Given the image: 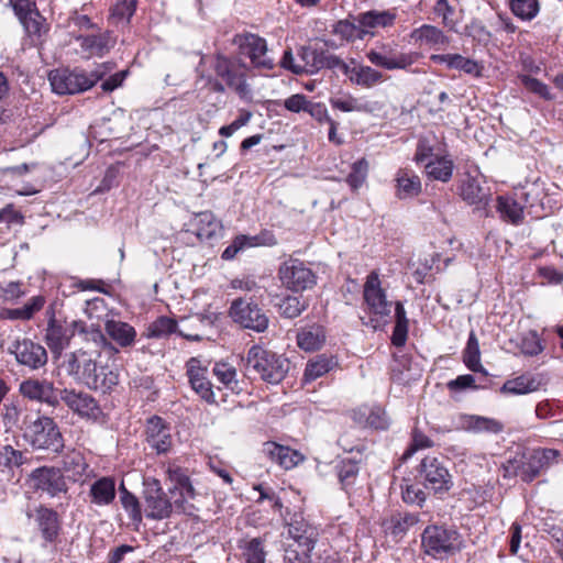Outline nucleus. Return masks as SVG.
Segmentation results:
<instances>
[{"label":"nucleus","instance_id":"nucleus-1","mask_svg":"<svg viewBox=\"0 0 563 563\" xmlns=\"http://www.w3.org/2000/svg\"><path fill=\"white\" fill-rule=\"evenodd\" d=\"M562 454L556 449L537 448L529 452L517 453L501 464L503 477L520 478L530 484L544 474L550 467L558 465Z\"/></svg>","mask_w":563,"mask_h":563},{"label":"nucleus","instance_id":"nucleus-2","mask_svg":"<svg viewBox=\"0 0 563 563\" xmlns=\"http://www.w3.org/2000/svg\"><path fill=\"white\" fill-rule=\"evenodd\" d=\"M68 374L89 389L111 393L119 384V374L109 366H99L91 353L77 350L69 356Z\"/></svg>","mask_w":563,"mask_h":563},{"label":"nucleus","instance_id":"nucleus-3","mask_svg":"<svg viewBox=\"0 0 563 563\" xmlns=\"http://www.w3.org/2000/svg\"><path fill=\"white\" fill-rule=\"evenodd\" d=\"M142 497L144 516L151 520L168 519L173 514L197 517L199 511L194 504H186L183 499L165 492L159 479L154 477L144 481Z\"/></svg>","mask_w":563,"mask_h":563},{"label":"nucleus","instance_id":"nucleus-4","mask_svg":"<svg viewBox=\"0 0 563 563\" xmlns=\"http://www.w3.org/2000/svg\"><path fill=\"white\" fill-rule=\"evenodd\" d=\"M211 68L216 75V78L208 79L211 91L223 93L228 88L240 98H246L250 95L246 82L249 68L239 58L216 54L211 62Z\"/></svg>","mask_w":563,"mask_h":563},{"label":"nucleus","instance_id":"nucleus-5","mask_svg":"<svg viewBox=\"0 0 563 563\" xmlns=\"http://www.w3.org/2000/svg\"><path fill=\"white\" fill-rule=\"evenodd\" d=\"M463 548V536L454 526L431 523L421 533L422 552L434 560H446Z\"/></svg>","mask_w":563,"mask_h":563},{"label":"nucleus","instance_id":"nucleus-6","mask_svg":"<svg viewBox=\"0 0 563 563\" xmlns=\"http://www.w3.org/2000/svg\"><path fill=\"white\" fill-rule=\"evenodd\" d=\"M47 327L45 330V342L54 354H60L68 347L70 340L76 333L89 334L87 324L82 320H74L70 323L65 319H58L55 316L54 306L51 305L46 309ZM90 335L95 341H104L106 338L100 329H92Z\"/></svg>","mask_w":563,"mask_h":563},{"label":"nucleus","instance_id":"nucleus-7","mask_svg":"<svg viewBox=\"0 0 563 563\" xmlns=\"http://www.w3.org/2000/svg\"><path fill=\"white\" fill-rule=\"evenodd\" d=\"M365 311L369 316L367 325L374 330L387 324L393 302L387 299L386 289L382 286L378 271H372L363 285Z\"/></svg>","mask_w":563,"mask_h":563},{"label":"nucleus","instance_id":"nucleus-8","mask_svg":"<svg viewBox=\"0 0 563 563\" xmlns=\"http://www.w3.org/2000/svg\"><path fill=\"white\" fill-rule=\"evenodd\" d=\"M246 365L268 384H279L289 369V362L283 355L262 346L253 345L246 354Z\"/></svg>","mask_w":563,"mask_h":563},{"label":"nucleus","instance_id":"nucleus-9","mask_svg":"<svg viewBox=\"0 0 563 563\" xmlns=\"http://www.w3.org/2000/svg\"><path fill=\"white\" fill-rule=\"evenodd\" d=\"M103 76V73H87L81 68L62 67L48 73L52 90L60 96L76 95L91 89Z\"/></svg>","mask_w":563,"mask_h":563},{"label":"nucleus","instance_id":"nucleus-10","mask_svg":"<svg viewBox=\"0 0 563 563\" xmlns=\"http://www.w3.org/2000/svg\"><path fill=\"white\" fill-rule=\"evenodd\" d=\"M417 479L434 495L448 494L453 485V476L440 456L426 455L417 466Z\"/></svg>","mask_w":563,"mask_h":563},{"label":"nucleus","instance_id":"nucleus-11","mask_svg":"<svg viewBox=\"0 0 563 563\" xmlns=\"http://www.w3.org/2000/svg\"><path fill=\"white\" fill-rule=\"evenodd\" d=\"M29 442L34 450L59 455L65 449L64 435L56 421L48 416L37 417L29 426Z\"/></svg>","mask_w":563,"mask_h":563},{"label":"nucleus","instance_id":"nucleus-12","mask_svg":"<svg viewBox=\"0 0 563 563\" xmlns=\"http://www.w3.org/2000/svg\"><path fill=\"white\" fill-rule=\"evenodd\" d=\"M25 516L33 521L43 547H55L62 542L63 518L56 509L38 504L34 508H27Z\"/></svg>","mask_w":563,"mask_h":563},{"label":"nucleus","instance_id":"nucleus-13","mask_svg":"<svg viewBox=\"0 0 563 563\" xmlns=\"http://www.w3.org/2000/svg\"><path fill=\"white\" fill-rule=\"evenodd\" d=\"M59 399L75 416L86 421L102 423L107 420L99 401L84 390L63 388L59 390Z\"/></svg>","mask_w":563,"mask_h":563},{"label":"nucleus","instance_id":"nucleus-14","mask_svg":"<svg viewBox=\"0 0 563 563\" xmlns=\"http://www.w3.org/2000/svg\"><path fill=\"white\" fill-rule=\"evenodd\" d=\"M303 75H316L323 69H339L344 75L350 73V66L339 56L329 53L322 47L303 45L298 48Z\"/></svg>","mask_w":563,"mask_h":563},{"label":"nucleus","instance_id":"nucleus-15","mask_svg":"<svg viewBox=\"0 0 563 563\" xmlns=\"http://www.w3.org/2000/svg\"><path fill=\"white\" fill-rule=\"evenodd\" d=\"M233 44L238 46L241 55L250 59L251 65L255 69L260 71H271L275 68L276 64L274 59L267 54V42L258 34L251 32L235 34Z\"/></svg>","mask_w":563,"mask_h":563},{"label":"nucleus","instance_id":"nucleus-16","mask_svg":"<svg viewBox=\"0 0 563 563\" xmlns=\"http://www.w3.org/2000/svg\"><path fill=\"white\" fill-rule=\"evenodd\" d=\"M229 317L243 329L263 333L268 329L269 318L256 302L236 298L231 302Z\"/></svg>","mask_w":563,"mask_h":563},{"label":"nucleus","instance_id":"nucleus-17","mask_svg":"<svg viewBox=\"0 0 563 563\" xmlns=\"http://www.w3.org/2000/svg\"><path fill=\"white\" fill-rule=\"evenodd\" d=\"M166 478L172 483L168 493L183 499L186 504H194L192 500L198 493L191 479L192 471L185 465L180 457L169 460L164 464Z\"/></svg>","mask_w":563,"mask_h":563},{"label":"nucleus","instance_id":"nucleus-18","mask_svg":"<svg viewBox=\"0 0 563 563\" xmlns=\"http://www.w3.org/2000/svg\"><path fill=\"white\" fill-rule=\"evenodd\" d=\"M278 277L287 289L295 292L311 289L317 284L313 271L303 261L294 257L280 264Z\"/></svg>","mask_w":563,"mask_h":563},{"label":"nucleus","instance_id":"nucleus-19","mask_svg":"<svg viewBox=\"0 0 563 563\" xmlns=\"http://www.w3.org/2000/svg\"><path fill=\"white\" fill-rule=\"evenodd\" d=\"M421 57L418 52H400L388 44H382L380 49H369L366 58L376 67L387 70L401 69L419 74L420 70H410L411 66Z\"/></svg>","mask_w":563,"mask_h":563},{"label":"nucleus","instance_id":"nucleus-20","mask_svg":"<svg viewBox=\"0 0 563 563\" xmlns=\"http://www.w3.org/2000/svg\"><path fill=\"white\" fill-rule=\"evenodd\" d=\"M33 489L49 496L51 498L65 496L69 492L68 481L63 474V470L57 466H40L30 474Z\"/></svg>","mask_w":563,"mask_h":563},{"label":"nucleus","instance_id":"nucleus-21","mask_svg":"<svg viewBox=\"0 0 563 563\" xmlns=\"http://www.w3.org/2000/svg\"><path fill=\"white\" fill-rule=\"evenodd\" d=\"M9 353L14 355L20 366L31 371H37L47 364L48 355L46 349L38 342L29 338L16 339L9 346Z\"/></svg>","mask_w":563,"mask_h":563},{"label":"nucleus","instance_id":"nucleus-22","mask_svg":"<svg viewBox=\"0 0 563 563\" xmlns=\"http://www.w3.org/2000/svg\"><path fill=\"white\" fill-rule=\"evenodd\" d=\"M191 389L209 405H219L216 386L209 379V371L198 357H190L185 365Z\"/></svg>","mask_w":563,"mask_h":563},{"label":"nucleus","instance_id":"nucleus-23","mask_svg":"<svg viewBox=\"0 0 563 563\" xmlns=\"http://www.w3.org/2000/svg\"><path fill=\"white\" fill-rule=\"evenodd\" d=\"M283 517L288 528V534L297 545L316 547L320 537L319 526L311 523L302 511L290 512L289 509H286Z\"/></svg>","mask_w":563,"mask_h":563},{"label":"nucleus","instance_id":"nucleus-24","mask_svg":"<svg viewBox=\"0 0 563 563\" xmlns=\"http://www.w3.org/2000/svg\"><path fill=\"white\" fill-rule=\"evenodd\" d=\"M145 442L157 454H168L174 445L172 427L161 416L147 418L145 423Z\"/></svg>","mask_w":563,"mask_h":563},{"label":"nucleus","instance_id":"nucleus-25","mask_svg":"<svg viewBox=\"0 0 563 563\" xmlns=\"http://www.w3.org/2000/svg\"><path fill=\"white\" fill-rule=\"evenodd\" d=\"M529 192L520 191L514 195H500L496 198V210L503 221L520 225L525 220V208L529 203Z\"/></svg>","mask_w":563,"mask_h":563},{"label":"nucleus","instance_id":"nucleus-26","mask_svg":"<svg viewBox=\"0 0 563 563\" xmlns=\"http://www.w3.org/2000/svg\"><path fill=\"white\" fill-rule=\"evenodd\" d=\"M429 58L431 63L444 65L448 70H457L461 75L472 78H481L483 76V63L460 53L431 54Z\"/></svg>","mask_w":563,"mask_h":563},{"label":"nucleus","instance_id":"nucleus-27","mask_svg":"<svg viewBox=\"0 0 563 563\" xmlns=\"http://www.w3.org/2000/svg\"><path fill=\"white\" fill-rule=\"evenodd\" d=\"M20 394L33 401L45 402L52 407L59 404V395L55 393L54 383L47 379L27 378L20 384Z\"/></svg>","mask_w":563,"mask_h":563},{"label":"nucleus","instance_id":"nucleus-28","mask_svg":"<svg viewBox=\"0 0 563 563\" xmlns=\"http://www.w3.org/2000/svg\"><path fill=\"white\" fill-rule=\"evenodd\" d=\"M459 195L463 201L476 209L485 208L490 199V189L483 186L479 178L466 173L459 184Z\"/></svg>","mask_w":563,"mask_h":563},{"label":"nucleus","instance_id":"nucleus-29","mask_svg":"<svg viewBox=\"0 0 563 563\" xmlns=\"http://www.w3.org/2000/svg\"><path fill=\"white\" fill-rule=\"evenodd\" d=\"M80 49L87 57H103L117 44V36L113 31L106 30L97 34L79 35L76 37Z\"/></svg>","mask_w":563,"mask_h":563},{"label":"nucleus","instance_id":"nucleus-30","mask_svg":"<svg viewBox=\"0 0 563 563\" xmlns=\"http://www.w3.org/2000/svg\"><path fill=\"white\" fill-rule=\"evenodd\" d=\"M397 19L396 9H388L384 11L369 10L361 12L355 16V21L361 24L364 31L365 38L367 36L374 37L376 35L375 29L391 27Z\"/></svg>","mask_w":563,"mask_h":563},{"label":"nucleus","instance_id":"nucleus-31","mask_svg":"<svg viewBox=\"0 0 563 563\" xmlns=\"http://www.w3.org/2000/svg\"><path fill=\"white\" fill-rule=\"evenodd\" d=\"M212 373L220 384L216 386L217 393L221 394L219 402L227 401L228 393H222L223 390L236 395L242 391V387L236 378V368L232 364L227 362H216L212 367Z\"/></svg>","mask_w":563,"mask_h":563},{"label":"nucleus","instance_id":"nucleus-32","mask_svg":"<svg viewBox=\"0 0 563 563\" xmlns=\"http://www.w3.org/2000/svg\"><path fill=\"white\" fill-rule=\"evenodd\" d=\"M263 453L272 462L285 470H291L305 460V456L299 451L274 441L264 443Z\"/></svg>","mask_w":563,"mask_h":563},{"label":"nucleus","instance_id":"nucleus-33","mask_svg":"<svg viewBox=\"0 0 563 563\" xmlns=\"http://www.w3.org/2000/svg\"><path fill=\"white\" fill-rule=\"evenodd\" d=\"M60 470L66 479L71 483L82 482V478L89 468L84 453L75 448L67 450L60 459Z\"/></svg>","mask_w":563,"mask_h":563},{"label":"nucleus","instance_id":"nucleus-34","mask_svg":"<svg viewBox=\"0 0 563 563\" xmlns=\"http://www.w3.org/2000/svg\"><path fill=\"white\" fill-rule=\"evenodd\" d=\"M30 44L34 47H42L46 42V36L51 30V25L40 10L25 16V20H19Z\"/></svg>","mask_w":563,"mask_h":563},{"label":"nucleus","instance_id":"nucleus-35","mask_svg":"<svg viewBox=\"0 0 563 563\" xmlns=\"http://www.w3.org/2000/svg\"><path fill=\"white\" fill-rule=\"evenodd\" d=\"M117 497V481L113 476H101L90 484L88 498L91 505L104 507Z\"/></svg>","mask_w":563,"mask_h":563},{"label":"nucleus","instance_id":"nucleus-36","mask_svg":"<svg viewBox=\"0 0 563 563\" xmlns=\"http://www.w3.org/2000/svg\"><path fill=\"white\" fill-rule=\"evenodd\" d=\"M395 195L398 199L405 200L417 197L422 191L420 177L415 170L402 167L395 175Z\"/></svg>","mask_w":563,"mask_h":563},{"label":"nucleus","instance_id":"nucleus-37","mask_svg":"<svg viewBox=\"0 0 563 563\" xmlns=\"http://www.w3.org/2000/svg\"><path fill=\"white\" fill-rule=\"evenodd\" d=\"M26 463H29V457L25 452L14 449L11 444L0 446V474L7 481L13 479L16 470Z\"/></svg>","mask_w":563,"mask_h":563},{"label":"nucleus","instance_id":"nucleus-38","mask_svg":"<svg viewBox=\"0 0 563 563\" xmlns=\"http://www.w3.org/2000/svg\"><path fill=\"white\" fill-rule=\"evenodd\" d=\"M325 329L318 323L301 327L296 334V342L300 350L305 352H314L320 350L325 343Z\"/></svg>","mask_w":563,"mask_h":563},{"label":"nucleus","instance_id":"nucleus-39","mask_svg":"<svg viewBox=\"0 0 563 563\" xmlns=\"http://www.w3.org/2000/svg\"><path fill=\"white\" fill-rule=\"evenodd\" d=\"M339 366L338 358L333 355L318 354L310 358L305 367L302 383L309 384L324 376Z\"/></svg>","mask_w":563,"mask_h":563},{"label":"nucleus","instance_id":"nucleus-40","mask_svg":"<svg viewBox=\"0 0 563 563\" xmlns=\"http://www.w3.org/2000/svg\"><path fill=\"white\" fill-rule=\"evenodd\" d=\"M418 522V515L408 511H396L386 518L382 526L387 534L394 538H402Z\"/></svg>","mask_w":563,"mask_h":563},{"label":"nucleus","instance_id":"nucleus-41","mask_svg":"<svg viewBox=\"0 0 563 563\" xmlns=\"http://www.w3.org/2000/svg\"><path fill=\"white\" fill-rule=\"evenodd\" d=\"M333 470L341 488L349 492L356 483L361 471V461L352 457H343L335 461Z\"/></svg>","mask_w":563,"mask_h":563},{"label":"nucleus","instance_id":"nucleus-42","mask_svg":"<svg viewBox=\"0 0 563 563\" xmlns=\"http://www.w3.org/2000/svg\"><path fill=\"white\" fill-rule=\"evenodd\" d=\"M410 36L416 42L420 41L435 49L448 46L451 41L450 36L446 35L443 30L432 24H422L415 29Z\"/></svg>","mask_w":563,"mask_h":563},{"label":"nucleus","instance_id":"nucleus-43","mask_svg":"<svg viewBox=\"0 0 563 563\" xmlns=\"http://www.w3.org/2000/svg\"><path fill=\"white\" fill-rule=\"evenodd\" d=\"M106 333L121 347H129L136 339L135 329L128 322L108 320L104 324Z\"/></svg>","mask_w":563,"mask_h":563},{"label":"nucleus","instance_id":"nucleus-44","mask_svg":"<svg viewBox=\"0 0 563 563\" xmlns=\"http://www.w3.org/2000/svg\"><path fill=\"white\" fill-rule=\"evenodd\" d=\"M118 492L121 507L126 512L131 525L137 528L143 521V511L139 498L125 487L123 482L119 485Z\"/></svg>","mask_w":563,"mask_h":563},{"label":"nucleus","instance_id":"nucleus-45","mask_svg":"<svg viewBox=\"0 0 563 563\" xmlns=\"http://www.w3.org/2000/svg\"><path fill=\"white\" fill-rule=\"evenodd\" d=\"M454 170L453 161L446 156H435L424 165V172L429 179L449 183Z\"/></svg>","mask_w":563,"mask_h":563},{"label":"nucleus","instance_id":"nucleus-46","mask_svg":"<svg viewBox=\"0 0 563 563\" xmlns=\"http://www.w3.org/2000/svg\"><path fill=\"white\" fill-rule=\"evenodd\" d=\"M332 34L346 43L365 40L364 31L361 24L355 21V16L349 15L347 19L336 21L332 25Z\"/></svg>","mask_w":563,"mask_h":563},{"label":"nucleus","instance_id":"nucleus-47","mask_svg":"<svg viewBox=\"0 0 563 563\" xmlns=\"http://www.w3.org/2000/svg\"><path fill=\"white\" fill-rule=\"evenodd\" d=\"M174 333H178L180 336L190 339V336L178 332V322L175 318L161 316L148 324L146 328L145 336L147 339H163Z\"/></svg>","mask_w":563,"mask_h":563},{"label":"nucleus","instance_id":"nucleus-48","mask_svg":"<svg viewBox=\"0 0 563 563\" xmlns=\"http://www.w3.org/2000/svg\"><path fill=\"white\" fill-rule=\"evenodd\" d=\"M464 428L473 433L498 434L504 431V423L494 418L471 415L465 417Z\"/></svg>","mask_w":563,"mask_h":563},{"label":"nucleus","instance_id":"nucleus-49","mask_svg":"<svg viewBox=\"0 0 563 563\" xmlns=\"http://www.w3.org/2000/svg\"><path fill=\"white\" fill-rule=\"evenodd\" d=\"M409 319L405 306L401 301L395 302V325L390 336V342L396 347L405 346L408 340Z\"/></svg>","mask_w":563,"mask_h":563},{"label":"nucleus","instance_id":"nucleus-50","mask_svg":"<svg viewBox=\"0 0 563 563\" xmlns=\"http://www.w3.org/2000/svg\"><path fill=\"white\" fill-rule=\"evenodd\" d=\"M463 363L465 366L474 372L487 375V371L481 363V350L476 333L472 330L468 334L466 345L462 353Z\"/></svg>","mask_w":563,"mask_h":563},{"label":"nucleus","instance_id":"nucleus-51","mask_svg":"<svg viewBox=\"0 0 563 563\" xmlns=\"http://www.w3.org/2000/svg\"><path fill=\"white\" fill-rule=\"evenodd\" d=\"M239 549L245 563H265L266 561L264 540L260 537L240 540Z\"/></svg>","mask_w":563,"mask_h":563},{"label":"nucleus","instance_id":"nucleus-52","mask_svg":"<svg viewBox=\"0 0 563 563\" xmlns=\"http://www.w3.org/2000/svg\"><path fill=\"white\" fill-rule=\"evenodd\" d=\"M350 80L361 87L371 88L377 84L384 81V75L379 70L372 68L371 66L360 65L356 67H350Z\"/></svg>","mask_w":563,"mask_h":563},{"label":"nucleus","instance_id":"nucleus-53","mask_svg":"<svg viewBox=\"0 0 563 563\" xmlns=\"http://www.w3.org/2000/svg\"><path fill=\"white\" fill-rule=\"evenodd\" d=\"M137 9V0H120L109 9V23L129 25Z\"/></svg>","mask_w":563,"mask_h":563},{"label":"nucleus","instance_id":"nucleus-54","mask_svg":"<svg viewBox=\"0 0 563 563\" xmlns=\"http://www.w3.org/2000/svg\"><path fill=\"white\" fill-rule=\"evenodd\" d=\"M540 382L533 376L520 375L507 379L500 388L503 394L525 395L539 389Z\"/></svg>","mask_w":563,"mask_h":563},{"label":"nucleus","instance_id":"nucleus-55","mask_svg":"<svg viewBox=\"0 0 563 563\" xmlns=\"http://www.w3.org/2000/svg\"><path fill=\"white\" fill-rule=\"evenodd\" d=\"M258 246H262L258 233L255 235L239 234L234 236L231 244L224 249V251L221 254V257L224 261H231L235 258V256L240 252L246 249Z\"/></svg>","mask_w":563,"mask_h":563},{"label":"nucleus","instance_id":"nucleus-56","mask_svg":"<svg viewBox=\"0 0 563 563\" xmlns=\"http://www.w3.org/2000/svg\"><path fill=\"white\" fill-rule=\"evenodd\" d=\"M510 12L521 21H532L541 10L539 0H508Z\"/></svg>","mask_w":563,"mask_h":563},{"label":"nucleus","instance_id":"nucleus-57","mask_svg":"<svg viewBox=\"0 0 563 563\" xmlns=\"http://www.w3.org/2000/svg\"><path fill=\"white\" fill-rule=\"evenodd\" d=\"M197 236L199 240H210L217 235L221 228L220 221L211 211H202L196 214Z\"/></svg>","mask_w":563,"mask_h":563},{"label":"nucleus","instance_id":"nucleus-58","mask_svg":"<svg viewBox=\"0 0 563 563\" xmlns=\"http://www.w3.org/2000/svg\"><path fill=\"white\" fill-rule=\"evenodd\" d=\"M369 170L368 161L362 157L351 165V172L345 178V183L349 185L353 192H357L358 189L365 184Z\"/></svg>","mask_w":563,"mask_h":563},{"label":"nucleus","instance_id":"nucleus-59","mask_svg":"<svg viewBox=\"0 0 563 563\" xmlns=\"http://www.w3.org/2000/svg\"><path fill=\"white\" fill-rule=\"evenodd\" d=\"M520 84L531 93L539 96L545 101H553L555 96L551 92L550 87L543 81L528 74H519Z\"/></svg>","mask_w":563,"mask_h":563},{"label":"nucleus","instance_id":"nucleus-60","mask_svg":"<svg viewBox=\"0 0 563 563\" xmlns=\"http://www.w3.org/2000/svg\"><path fill=\"white\" fill-rule=\"evenodd\" d=\"M308 306V301L301 296L288 295L279 303V313L284 318L295 319L299 317Z\"/></svg>","mask_w":563,"mask_h":563},{"label":"nucleus","instance_id":"nucleus-61","mask_svg":"<svg viewBox=\"0 0 563 563\" xmlns=\"http://www.w3.org/2000/svg\"><path fill=\"white\" fill-rule=\"evenodd\" d=\"M519 349L526 356H537L544 351V344L538 332L530 330L522 335Z\"/></svg>","mask_w":563,"mask_h":563},{"label":"nucleus","instance_id":"nucleus-62","mask_svg":"<svg viewBox=\"0 0 563 563\" xmlns=\"http://www.w3.org/2000/svg\"><path fill=\"white\" fill-rule=\"evenodd\" d=\"M455 12V8L450 4L449 0H437L433 7V13L441 19V24L449 31H456Z\"/></svg>","mask_w":563,"mask_h":563},{"label":"nucleus","instance_id":"nucleus-63","mask_svg":"<svg viewBox=\"0 0 563 563\" xmlns=\"http://www.w3.org/2000/svg\"><path fill=\"white\" fill-rule=\"evenodd\" d=\"M434 446V442L431 438L424 434L418 428H415L411 432V442L402 454V460L410 459L417 451L423 449H431Z\"/></svg>","mask_w":563,"mask_h":563},{"label":"nucleus","instance_id":"nucleus-64","mask_svg":"<svg viewBox=\"0 0 563 563\" xmlns=\"http://www.w3.org/2000/svg\"><path fill=\"white\" fill-rule=\"evenodd\" d=\"M314 548L289 544L285 549V563H311V552Z\"/></svg>","mask_w":563,"mask_h":563}]
</instances>
